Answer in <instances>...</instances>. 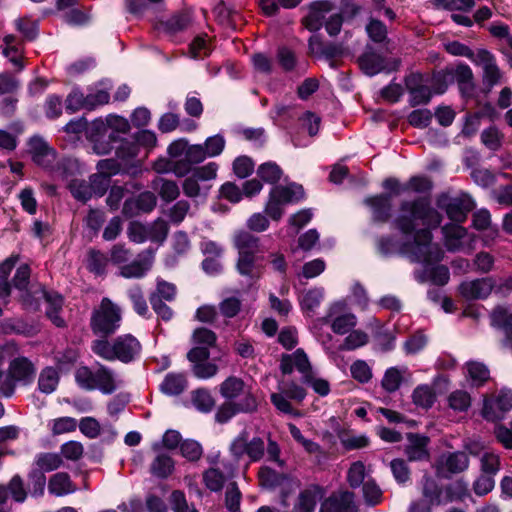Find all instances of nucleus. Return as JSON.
<instances>
[{
	"mask_svg": "<svg viewBox=\"0 0 512 512\" xmlns=\"http://www.w3.org/2000/svg\"><path fill=\"white\" fill-rule=\"evenodd\" d=\"M152 187L158 191L161 199L166 202L175 200L180 194L177 183L172 180L157 178L153 181Z\"/></svg>",
	"mask_w": 512,
	"mask_h": 512,
	"instance_id": "obj_38",
	"label": "nucleus"
},
{
	"mask_svg": "<svg viewBox=\"0 0 512 512\" xmlns=\"http://www.w3.org/2000/svg\"><path fill=\"white\" fill-rule=\"evenodd\" d=\"M304 197L301 185L290 184L288 186H275L271 189L269 199L265 206V212L273 219L282 217V206L288 203L298 202Z\"/></svg>",
	"mask_w": 512,
	"mask_h": 512,
	"instance_id": "obj_5",
	"label": "nucleus"
},
{
	"mask_svg": "<svg viewBox=\"0 0 512 512\" xmlns=\"http://www.w3.org/2000/svg\"><path fill=\"white\" fill-rule=\"evenodd\" d=\"M322 495L318 488L306 489L300 493L296 512H313Z\"/></svg>",
	"mask_w": 512,
	"mask_h": 512,
	"instance_id": "obj_35",
	"label": "nucleus"
},
{
	"mask_svg": "<svg viewBox=\"0 0 512 512\" xmlns=\"http://www.w3.org/2000/svg\"><path fill=\"white\" fill-rule=\"evenodd\" d=\"M503 135L496 127H489L481 133L482 143L490 150H497L502 144Z\"/></svg>",
	"mask_w": 512,
	"mask_h": 512,
	"instance_id": "obj_58",
	"label": "nucleus"
},
{
	"mask_svg": "<svg viewBox=\"0 0 512 512\" xmlns=\"http://www.w3.org/2000/svg\"><path fill=\"white\" fill-rule=\"evenodd\" d=\"M221 395L228 399L233 400L241 395L246 397L247 393H252L249 388L246 387L242 379L230 376L220 385Z\"/></svg>",
	"mask_w": 512,
	"mask_h": 512,
	"instance_id": "obj_28",
	"label": "nucleus"
},
{
	"mask_svg": "<svg viewBox=\"0 0 512 512\" xmlns=\"http://www.w3.org/2000/svg\"><path fill=\"white\" fill-rule=\"evenodd\" d=\"M494 278L485 277L463 281L459 285V293L468 300L487 298L493 292Z\"/></svg>",
	"mask_w": 512,
	"mask_h": 512,
	"instance_id": "obj_11",
	"label": "nucleus"
},
{
	"mask_svg": "<svg viewBox=\"0 0 512 512\" xmlns=\"http://www.w3.org/2000/svg\"><path fill=\"white\" fill-rule=\"evenodd\" d=\"M407 372L408 369L405 366L388 368L381 380L382 388L388 393L397 391L400 388Z\"/></svg>",
	"mask_w": 512,
	"mask_h": 512,
	"instance_id": "obj_29",
	"label": "nucleus"
},
{
	"mask_svg": "<svg viewBox=\"0 0 512 512\" xmlns=\"http://www.w3.org/2000/svg\"><path fill=\"white\" fill-rule=\"evenodd\" d=\"M35 464L39 469L50 472L61 466L62 458L56 453H41L36 456Z\"/></svg>",
	"mask_w": 512,
	"mask_h": 512,
	"instance_id": "obj_50",
	"label": "nucleus"
},
{
	"mask_svg": "<svg viewBox=\"0 0 512 512\" xmlns=\"http://www.w3.org/2000/svg\"><path fill=\"white\" fill-rule=\"evenodd\" d=\"M512 409V392L503 389L489 398H485L482 409L483 417L488 421L500 420Z\"/></svg>",
	"mask_w": 512,
	"mask_h": 512,
	"instance_id": "obj_9",
	"label": "nucleus"
},
{
	"mask_svg": "<svg viewBox=\"0 0 512 512\" xmlns=\"http://www.w3.org/2000/svg\"><path fill=\"white\" fill-rule=\"evenodd\" d=\"M156 203V196L152 192L146 191L139 194L136 198L127 199L123 205L122 212L129 218L140 213H149L155 208Z\"/></svg>",
	"mask_w": 512,
	"mask_h": 512,
	"instance_id": "obj_15",
	"label": "nucleus"
},
{
	"mask_svg": "<svg viewBox=\"0 0 512 512\" xmlns=\"http://www.w3.org/2000/svg\"><path fill=\"white\" fill-rule=\"evenodd\" d=\"M320 512H358L354 494L349 491L333 494L322 503Z\"/></svg>",
	"mask_w": 512,
	"mask_h": 512,
	"instance_id": "obj_16",
	"label": "nucleus"
},
{
	"mask_svg": "<svg viewBox=\"0 0 512 512\" xmlns=\"http://www.w3.org/2000/svg\"><path fill=\"white\" fill-rule=\"evenodd\" d=\"M257 175L263 181L274 184L280 180L282 170L275 162H266L258 167Z\"/></svg>",
	"mask_w": 512,
	"mask_h": 512,
	"instance_id": "obj_48",
	"label": "nucleus"
},
{
	"mask_svg": "<svg viewBox=\"0 0 512 512\" xmlns=\"http://www.w3.org/2000/svg\"><path fill=\"white\" fill-rule=\"evenodd\" d=\"M363 497L368 505L375 506L382 500V491L374 481L367 480L363 485Z\"/></svg>",
	"mask_w": 512,
	"mask_h": 512,
	"instance_id": "obj_62",
	"label": "nucleus"
},
{
	"mask_svg": "<svg viewBox=\"0 0 512 512\" xmlns=\"http://www.w3.org/2000/svg\"><path fill=\"white\" fill-rule=\"evenodd\" d=\"M324 298V289L315 287L305 291L300 297V305L303 311L313 312L320 306Z\"/></svg>",
	"mask_w": 512,
	"mask_h": 512,
	"instance_id": "obj_39",
	"label": "nucleus"
},
{
	"mask_svg": "<svg viewBox=\"0 0 512 512\" xmlns=\"http://www.w3.org/2000/svg\"><path fill=\"white\" fill-rule=\"evenodd\" d=\"M406 86L410 95V104L417 106L430 101L432 93L427 85L423 84V77L420 74H412L406 79Z\"/></svg>",
	"mask_w": 512,
	"mask_h": 512,
	"instance_id": "obj_21",
	"label": "nucleus"
},
{
	"mask_svg": "<svg viewBox=\"0 0 512 512\" xmlns=\"http://www.w3.org/2000/svg\"><path fill=\"white\" fill-rule=\"evenodd\" d=\"M422 494L426 501L431 505H440L447 503L446 495L443 496V491L437 483L430 477L423 478Z\"/></svg>",
	"mask_w": 512,
	"mask_h": 512,
	"instance_id": "obj_34",
	"label": "nucleus"
},
{
	"mask_svg": "<svg viewBox=\"0 0 512 512\" xmlns=\"http://www.w3.org/2000/svg\"><path fill=\"white\" fill-rule=\"evenodd\" d=\"M467 372L470 379L477 385L482 384L489 378V370L479 362L467 363Z\"/></svg>",
	"mask_w": 512,
	"mask_h": 512,
	"instance_id": "obj_60",
	"label": "nucleus"
},
{
	"mask_svg": "<svg viewBox=\"0 0 512 512\" xmlns=\"http://www.w3.org/2000/svg\"><path fill=\"white\" fill-rule=\"evenodd\" d=\"M192 403L202 412H209L214 406L211 394L205 389H198L192 393Z\"/></svg>",
	"mask_w": 512,
	"mask_h": 512,
	"instance_id": "obj_53",
	"label": "nucleus"
},
{
	"mask_svg": "<svg viewBox=\"0 0 512 512\" xmlns=\"http://www.w3.org/2000/svg\"><path fill=\"white\" fill-rule=\"evenodd\" d=\"M148 227V238L153 242L162 243L168 235V224L165 220L157 219Z\"/></svg>",
	"mask_w": 512,
	"mask_h": 512,
	"instance_id": "obj_55",
	"label": "nucleus"
},
{
	"mask_svg": "<svg viewBox=\"0 0 512 512\" xmlns=\"http://www.w3.org/2000/svg\"><path fill=\"white\" fill-rule=\"evenodd\" d=\"M48 490L51 494L59 497L73 493L75 491V487L73 486L69 475L61 472L54 474L50 478Z\"/></svg>",
	"mask_w": 512,
	"mask_h": 512,
	"instance_id": "obj_33",
	"label": "nucleus"
},
{
	"mask_svg": "<svg viewBox=\"0 0 512 512\" xmlns=\"http://www.w3.org/2000/svg\"><path fill=\"white\" fill-rule=\"evenodd\" d=\"M179 447L181 455L189 461L200 459L203 453L202 446L195 440H185Z\"/></svg>",
	"mask_w": 512,
	"mask_h": 512,
	"instance_id": "obj_59",
	"label": "nucleus"
},
{
	"mask_svg": "<svg viewBox=\"0 0 512 512\" xmlns=\"http://www.w3.org/2000/svg\"><path fill=\"white\" fill-rule=\"evenodd\" d=\"M155 252L153 249H147L138 255V258L130 264L120 268L119 274L124 278H141L152 267Z\"/></svg>",
	"mask_w": 512,
	"mask_h": 512,
	"instance_id": "obj_14",
	"label": "nucleus"
},
{
	"mask_svg": "<svg viewBox=\"0 0 512 512\" xmlns=\"http://www.w3.org/2000/svg\"><path fill=\"white\" fill-rule=\"evenodd\" d=\"M297 369L305 380L306 375H311V366L307 355L303 350L298 349L291 355H284L281 360V370L284 374H290Z\"/></svg>",
	"mask_w": 512,
	"mask_h": 512,
	"instance_id": "obj_23",
	"label": "nucleus"
},
{
	"mask_svg": "<svg viewBox=\"0 0 512 512\" xmlns=\"http://www.w3.org/2000/svg\"><path fill=\"white\" fill-rule=\"evenodd\" d=\"M369 470L366 469L365 465L361 461H356L351 464L347 472V480L351 487L356 488L361 484L364 485L365 478L368 476Z\"/></svg>",
	"mask_w": 512,
	"mask_h": 512,
	"instance_id": "obj_46",
	"label": "nucleus"
},
{
	"mask_svg": "<svg viewBox=\"0 0 512 512\" xmlns=\"http://www.w3.org/2000/svg\"><path fill=\"white\" fill-rule=\"evenodd\" d=\"M231 473L225 474L219 467H211L203 473V482L205 486L213 491H220Z\"/></svg>",
	"mask_w": 512,
	"mask_h": 512,
	"instance_id": "obj_36",
	"label": "nucleus"
},
{
	"mask_svg": "<svg viewBox=\"0 0 512 512\" xmlns=\"http://www.w3.org/2000/svg\"><path fill=\"white\" fill-rule=\"evenodd\" d=\"M187 387L185 375L182 373H169L160 384V390L166 395L176 396Z\"/></svg>",
	"mask_w": 512,
	"mask_h": 512,
	"instance_id": "obj_31",
	"label": "nucleus"
},
{
	"mask_svg": "<svg viewBox=\"0 0 512 512\" xmlns=\"http://www.w3.org/2000/svg\"><path fill=\"white\" fill-rule=\"evenodd\" d=\"M103 134L101 131H95L93 126L91 127L90 141L92 143V150L98 155L108 154L113 148V143L117 142Z\"/></svg>",
	"mask_w": 512,
	"mask_h": 512,
	"instance_id": "obj_41",
	"label": "nucleus"
},
{
	"mask_svg": "<svg viewBox=\"0 0 512 512\" xmlns=\"http://www.w3.org/2000/svg\"><path fill=\"white\" fill-rule=\"evenodd\" d=\"M365 203L372 208L375 221L386 222L389 219L391 202L388 195L367 198Z\"/></svg>",
	"mask_w": 512,
	"mask_h": 512,
	"instance_id": "obj_30",
	"label": "nucleus"
},
{
	"mask_svg": "<svg viewBox=\"0 0 512 512\" xmlns=\"http://www.w3.org/2000/svg\"><path fill=\"white\" fill-rule=\"evenodd\" d=\"M458 84L460 85L461 89H472L473 87V73L471 68L466 64H460L458 65L453 72L451 73Z\"/></svg>",
	"mask_w": 512,
	"mask_h": 512,
	"instance_id": "obj_57",
	"label": "nucleus"
},
{
	"mask_svg": "<svg viewBox=\"0 0 512 512\" xmlns=\"http://www.w3.org/2000/svg\"><path fill=\"white\" fill-rule=\"evenodd\" d=\"M472 60L476 65L482 67L483 78L486 84L493 86L500 81V70L496 64L494 56L490 52L486 50H479Z\"/></svg>",
	"mask_w": 512,
	"mask_h": 512,
	"instance_id": "obj_17",
	"label": "nucleus"
},
{
	"mask_svg": "<svg viewBox=\"0 0 512 512\" xmlns=\"http://www.w3.org/2000/svg\"><path fill=\"white\" fill-rule=\"evenodd\" d=\"M241 301L234 296L227 297L219 303V311L226 318L235 317L241 310Z\"/></svg>",
	"mask_w": 512,
	"mask_h": 512,
	"instance_id": "obj_64",
	"label": "nucleus"
},
{
	"mask_svg": "<svg viewBox=\"0 0 512 512\" xmlns=\"http://www.w3.org/2000/svg\"><path fill=\"white\" fill-rule=\"evenodd\" d=\"M8 377V382L3 383L0 387L6 397L13 394L16 383L28 384L33 381L35 377L34 365L26 357H15L10 362Z\"/></svg>",
	"mask_w": 512,
	"mask_h": 512,
	"instance_id": "obj_6",
	"label": "nucleus"
},
{
	"mask_svg": "<svg viewBox=\"0 0 512 512\" xmlns=\"http://www.w3.org/2000/svg\"><path fill=\"white\" fill-rule=\"evenodd\" d=\"M77 425L79 426L81 433L89 439H95L101 433V425L93 417H84Z\"/></svg>",
	"mask_w": 512,
	"mask_h": 512,
	"instance_id": "obj_63",
	"label": "nucleus"
},
{
	"mask_svg": "<svg viewBox=\"0 0 512 512\" xmlns=\"http://www.w3.org/2000/svg\"><path fill=\"white\" fill-rule=\"evenodd\" d=\"M234 246L239 255L256 257L259 252V238L247 231H238L234 235Z\"/></svg>",
	"mask_w": 512,
	"mask_h": 512,
	"instance_id": "obj_27",
	"label": "nucleus"
},
{
	"mask_svg": "<svg viewBox=\"0 0 512 512\" xmlns=\"http://www.w3.org/2000/svg\"><path fill=\"white\" fill-rule=\"evenodd\" d=\"M32 160L45 169H53L57 162L55 150L40 136H33L28 142Z\"/></svg>",
	"mask_w": 512,
	"mask_h": 512,
	"instance_id": "obj_10",
	"label": "nucleus"
},
{
	"mask_svg": "<svg viewBox=\"0 0 512 512\" xmlns=\"http://www.w3.org/2000/svg\"><path fill=\"white\" fill-rule=\"evenodd\" d=\"M49 427L53 435H61L73 432L77 428V420L73 417H59L49 422Z\"/></svg>",
	"mask_w": 512,
	"mask_h": 512,
	"instance_id": "obj_49",
	"label": "nucleus"
},
{
	"mask_svg": "<svg viewBox=\"0 0 512 512\" xmlns=\"http://www.w3.org/2000/svg\"><path fill=\"white\" fill-rule=\"evenodd\" d=\"M96 369L92 370L87 366L78 367L75 371V381L77 385L87 391L96 390L95 385Z\"/></svg>",
	"mask_w": 512,
	"mask_h": 512,
	"instance_id": "obj_42",
	"label": "nucleus"
},
{
	"mask_svg": "<svg viewBox=\"0 0 512 512\" xmlns=\"http://www.w3.org/2000/svg\"><path fill=\"white\" fill-rule=\"evenodd\" d=\"M443 464L448 471L452 473H459L467 469L469 459L464 452H455L447 455Z\"/></svg>",
	"mask_w": 512,
	"mask_h": 512,
	"instance_id": "obj_44",
	"label": "nucleus"
},
{
	"mask_svg": "<svg viewBox=\"0 0 512 512\" xmlns=\"http://www.w3.org/2000/svg\"><path fill=\"white\" fill-rule=\"evenodd\" d=\"M412 399L416 406L428 409L434 404L436 395L429 385H419L414 389Z\"/></svg>",
	"mask_w": 512,
	"mask_h": 512,
	"instance_id": "obj_40",
	"label": "nucleus"
},
{
	"mask_svg": "<svg viewBox=\"0 0 512 512\" xmlns=\"http://www.w3.org/2000/svg\"><path fill=\"white\" fill-rule=\"evenodd\" d=\"M258 407L257 400L252 393H247L246 397L237 404H224L220 407L216 414L219 422L224 423L228 421L237 412H254Z\"/></svg>",
	"mask_w": 512,
	"mask_h": 512,
	"instance_id": "obj_20",
	"label": "nucleus"
},
{
	"mask_svg": "<svg viewBox=\"0 0 512 512\" xmlns=\"http://www.w3.org/2000/svg\"><path fill=\"white\" fill-rule=\"evenodd\" d=\"M95 377L96 389L106 395L113 394L122 385V381L117 374L102 364H98Z\"/></svg>",
	"mask_w": 512,
	"mask_h": 512,
	"instance_id": "obj_19",
	"label": "nucleus"
},
{
	"mask_svg": "<svg viewBox=\"0 0 512 512\" xmlns=\"http://www.w3.org/2000/svg\"><path fill=\"white\" fill-rule=\"evenodd\" d=\"M167 153L171 158L168 169L161 167V162H157L154 168L157 172H172L177 177H184L191 172V166L199 164L206 159L204 147L200 144H189L185 139H178L172 142Z\"/></svg>",
	"mask_w": 512,
	"mask_h": 512,
	"instance_id": "obj_2",
	"label": "nucleus"
},
{
	"mask_svg": "<svg viewBox=\"0 0 512 512\" xmlns=\"http://www.w3.org/2000/svg\"><path fill=\"white\" fill-rule=\"evenodd\" d=\"M230 451L232 455L240 459L244 455L248 456L253 462L259 461L265 453V443L262 438L254 437L249 439L248 432L243 430L231 443Z\"/></svg>",
	"mask_w": 512,
	"mask_h": 512,
	"instance_id": "obj_8",
	"label": "nucleus"
},
{
	"mask_svg": "<svg viewBox=\"0 0 512 512\" xmlns=\"http://www.w3.org/2000/svg\"><path fill=\"white\" fill-rule=\"evenodd\" d=\"M122 321L120 307L109 298H103L91 317V328L96 334L105 336L115 333Z\"/></svg>",
	"mask_w": 512,
	"mask_h": 512,
	"instance_id": "obj_4",
	"label": "nucleus"
},
{
	"mask_svg": "<svg viewBox=\"0 0 512 512\" xmlns=\"http://www.w3.org/2000/svg\"><path fill=\"white\" fill-rule=\"evenodd\" d=\"M109 259L100 251L91 250L88 253L87 268L96 275L105 273Z\"/></svg>",
	"mask_w": 512,
	"mask_h": 512,
	"instance_id": "obj_47",
	"label": "nucleus"
},
{
	"mask_svg": "<svg viewBox=\"0 0 512 512\" xmlns=\"http://www.w3.org/2000/svg\"><path fill=\"white\" fill-rule=\"evenodd\" d=\"M407 439L408 445L405 452L410 461H418L428 458V437L410 433L408 434Z\"/></svg>",
	"mask_w": 512,
	"mask_h": 512,
	"instance_id": "obj_25",
	"label": "nucleus"
},
{
	"mask_svg": "<svg viewBox=\"0 0 512 512\" xmlns=\"http://www.w3.org/2000/svg\"><path fill=\"white\" fill-rule=\"evenodd\" d=\"M59 382L58 373L53 368H46L44 369L38 380V387L41 392L50 394L52 393Z\"/></svg>",
	"mask_w": 512,
	"mask_h": 512,
	"instance_id": "obj_45",
	"label": "nucleus"
},
{
	"mask_svg": "<svg viewBox=\"0 0 512 512\" xmlns=\"http://www.w3.org/2000/svg\"><path fill=\"white\" fill-rule=\"evenodd\" d=\"M39 292L45 298L47 302L46 315L57 327L64 326V320L61 317V311L63 307V299L58 293L48 292L43 288L39 289Z\"/></svg>",
	"mask_w": 512,
	"mask_h": 512,
	"instance_id": "obj_24",
	"label": "nucleus"
},
{
	"mask_svg": "<svg viewBox=\"0 0 512 512\" xmlns=\"http://www.w3.org/2000/svg\"><path fill=\"white\" fill-rule=\"evenodd\" d=\"M91 350L106 361L130 363L140 356L142 346L136 337L124 334L112 342L107 339H96L92 342Z\"/></svg>",
	"mask_w": 512,
	"mask_h": 512,
	"instance_id": "obj_3",
	"label": "nucleus"
},
{
	"mask_svg": "<svg viewBox=\"0 0 512 512\" xmlns=\"http://www.w3.org/2000/svg\"><path fill=\"white\" fill-rule=\"evenodd\" d=\"M174 469V462L168 455H158L151 464V472L159 478L168 477Z\"/></svg>",
	"mask_w": 512,
	"mask_h": 512,
	"instance_id": "obj_43",
	"label": "nucleus"
},
{
	"mask_svg": "<svg viewBox=\"0 0 512 512\" xmlns=\"http://www.w3.org/2000/svg\"><path fill=\"white\" fill-rule=\"evenodd\" d=\"M135 143L129 147H125L124 145L120 147L117 154L123 158H132L136 157L139 154L140 148H144L146 150H151L156 146L157 138L153 131L150 130H142L137 132L134 135Z\"/></svg>",
	"mask_w": 512,
	"mask_h": 512,
	"instance_id": "obj_18",
	"label": "nucleus"
},
{
	"mask_svg": "<svg viewBox=\"0 0 512 512\" xmlns=\"http://www.w3.org/2000/svg\"><path fill=\"white\" fill-rule=\"evenodd\" d=\"M0 49L4 57L18 69L23 68V41L15 35L7 34L2 38Z\"/></svg>",
	"mask_w": 512,
	"mask_h": 512,
	"instance_id": "obj_22",
	"label": "nucleus"
},
{
	"mask_svg": "<svg viewBox=\"0 0 512 512\" xmlns=\"http://www.w3.org/2000/svg\"><path fill=\"white\" fill-rule=\"evenodd\" d=\"M481 470L485 474L494 476L500 469L499 455L494 452L485 451L480 458Z\"/></svg>",
	"mask_w": 512,
	"mask_h": 512,
	"instance_id": "obj_56",
	"label": "nucleus"
},
{
	"mask_svg": "<svg viewBox=\"0 0 512 512\" xmlns=\"http://www.w3.org/2000/svg\"><path fill=\"white\" fill-rule=\"evenodd\" d=\"M69 190L75 199L82 202L88 201L93 195L89 183L84 180H72L69 183Z\"/></svg>",
	"mask_w": 512,
	"mask_h": 512,
	"instance_id": "obj_52",
	"label": "nucleus"
},
{
	"mask_svg": "<svg viewBox=\"0 0 512 512\" xmlns=\"http://www.w3.org/2000/svg\"><path fill=\"white\" fill-rule=\"evenodd\" d=\"M441 221V214L426 198L403 201L393 225L406 240L399 242L391 237H382L377 243L378 250L383 255L401 253L411 261L427 265L439 262L442 251L433 243L431 230L437 228Z\"/></svg>",
	"mask_w": 512,
	"mask_h": 512,
	"instance_id": "obj_1",
	"label": "nucleus"
},
{
	"mask_svg": "<svg viewBox=\"0 0 512 512\" xmlns=\"http://www.w3.org/2000/svg\"><path fill=\"white\" fill-rule=\"evenodd\" d=\"M356 325V317L353 314H344L335 317L331 322L332 330L340 335L346 334Z\"/></svg>",
	"mask_w": 512,
	"mask_h": 512,
	"instance_id": "obj_54",
	"label": "nucleus"
},
{
	"mask_svg": "<svg viewBox=\"0 0 512 512\" xmlns=\"http://www.w3.org/2000/svg\"><path fill=\"white\" fill-rule=\"evenodd\" d=\"M425 273L427 277L419 276L418 280L423 282L426 280H430L434 284L437 285H445L448 283L450 278V273L447 267L445 266H436L431 269L427 268Z\"/></svg>",
	"mask_w": 512,
	"mask_h": 512,
	"instance_id": "obj_51",
	"label": "nucleus"
},
{
	"mask_svg": "<svg viewBox=\"0 0 512 512\" xmlns=\"http://www.w3.org/2000/svg\"><path fill=\"white\" fill-rule=\"evenodd\" d=\"M95 131H101L109 139L119 141L121 135H126L130 130L128 120L121 116L109 115L105 120H96L93 122Z\"/></svg>",
	"mask_w": 512,
	"mask_h": 512,
	"instance_id": "obj_12",
	"label": "nucleus"
},
{
	"mask_svg": "<svg viewBox=\"0 0 512 512\" xmlns=\"http://www.w3.org/2000/svg\"><path fill=\"white\" fill-rule=\"evenodd\" d=\"M359 65L365 74L373 76L384 69V60L379 54L365 52L359 58Z\"/></svg>",
	"mask_w": 512,
	"mask_h": 512,
	"instance_id": "obj_37",
	"label": "nucleus"
},
{
	"mask_svg": "<svg viewBox=\"0 0 512 512\" xmlns=\"http://www.w3.org/2000/svg\"><path fill=\"white\" fill-rule=\"evenodd\" d=\"M449 406L455 411H466L471 405L470 395L465 391H455L449 396Z\"/></svg>",
	"mask_w": 512,
	"mask_h": 512,
	"instance_id": "obj_61",
	"label": "nucleus"
},
{
	"mask_svg": "<svg viewBox=\"0 0 512 512\" xmlns=\"http://www.w3.org/2000/svg\"><path fill=\"white\" fill-rule=\"evenodd\" d=\"M491 325L503 329L506 339L505 342L512 340V314L503 307L495 308L490 316Z\"/></svg>",
	"mask_w": 512,
	"mask_h": 512,
	"instance_id": "obj_32",
	"label": "nucleus"
},
{
	"mask_svg": "<svg viewBox=\"0 0 512 512\" xmlns=\"http://www.w3.org/2000/svg\"><path fill=\"white\" fill-rule=\"evenodd\" d=\"M333 9L330 0H317L308 6V13L302 22L309 31H318L323 26V19Z\"/></svg>",
	"mask_w": 512,
	"mask_h": 512,
	"instance_id": "obj_13",
	"label": "nucleus"
},
{
	"mask_svg": "<svg viewBox=\"0 0 512 512\" xmlns=\"http://www.w3.org/2000/svg\"><path fill=\"white\" fill-rule=\"evenodd\" d=\"M445 245L448 250H460L463 246L464 238L467 236V230L457 223L447 224L442 227Z\"/></svg>",
	"mask_w": 512,
	"mask_h": 512,
	"instance_id": "obj_26",
	"label": "nucleus"
},
{
	"mask_svg": "<svg viewBox=\"0 0 512 512\" xmlns=\"http://www.w3.org/2000/svg\"><path fill=\"white\" fill-rule=\"evenodd\" d=\"M437 206L444 210L450 220L455 223L464 222L467 214L474 207L473 200L467 195L451 197L448 194H442L437 198Z\"/></svg>",
	"mask_w": 512,
	"mask_h": 512,
	"instance_id": "obj_7",
	"label": "nucleus"
}]
</instances>
